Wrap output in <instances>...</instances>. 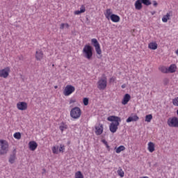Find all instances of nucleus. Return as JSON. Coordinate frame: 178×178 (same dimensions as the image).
Here are the masks:
<instances>
[{
  "mask_svg": "<svg viewBox=\"0 0 178 178\" xmlns=\"http://www.w3.org/2000/svg\"><path fill=\"white\" fill-rule=\"evenodd\" d=\"M51 150H52L53 154H57L59 152V150H58V147H56V146H54L51 148Z\"/></svg>",
  "mask_w": 178,
  "mask_h": 178,
  "instance_id": "nucleus-34",
  "label": "nucleus"
},
{
  "mask_svg": "<svg viewBox=\"0 0 178 178\" xmlns=\"http://www.w3.org/2000/svg\"><path fill=\"white\" fill-rule=\"evenodd\" d=\"M83 105H84L85 106H87V105H88V102H89L88 98L84 97V98L83 99Z\"/></svg>",
  "mask_w": 178,
  "mask_h": 178,
  "instance_id": "nucleus-35",
  "label": "nucleus"
},
{
  "mask_svg": "<svg viewBox=\"0 0 178 178\" xmlns=\"http://www.w3.org/2000/svg\"><path fill=\"white\" fill-rule=\"evenodd\" d=\"M77 101L76 100V99L74 98H72L70 99V104L71 105V104H75V102H76Z\"/></svg>",
  "mask_w": 178,
  "mask_h": 178,
  "instance_id": "nucleus-38",
  "label": "nucleus"
},
{
  "mask_svg": "<svg viewBox=\"0 0 178 178\" xmlns=\"http://www.w3.org/2000/svg\"><path fill=\"white\" fill-rule=\"evenodd\" d=\"M37 147H38V144H37V142L32 140L29 143V148L31 151L36 150Z\"/></svg>",
  "mask_w": 178,
  "mask_h": 178,
  "instance_id": "nucleus-15",
  "label": "nucleus"
},
{
  "mask_svg": "<svg viewBox=\"0 0 178 178\" xmlns=\"http://www.w3.org/2000/svg\"><path fill=\"white\" fill-rule=\"evenodd\" d=\"M91 43L95 47L96 53L99 55L97 56L98 59H101L102 58V50H101V45H99L98 40L96 38H93L91 40Z\"/></svg>",
  "mask_w": 178,
  "mask_h": 178,
  "instance_id": "nucleus-3",
  "label": "nucleus"
},
{
  "mask_svg": "<svg viewBox=\"0 0 178 178\" xmlns=\"http://www.w3.org/2000/svg\"><path fill=\"white\" fill-rule=\"evenodd\" d=\"M172 104L175 106H178V97L172 99Z\"/></svg>",
  "mask_w": 178,
  "mask_h": 178,
  "instance_id": "nucleus-36",
  "label": "nucleus"
},
{
  "mask_svg": "<svg viewBox=\"0 0 178 178\" xmlns=\"http://www.w3.org/2000/svg\"><path fill=\"white\" fill-rule=\"evenodd\" d=\"M135 9H136V10H141V9H143V1H141V0H137L135 2Z\"/></svg>",
  "mask_w": 178,
  "mask_h": 178,
  "instance_id": "nucleus-18",
  "label": "nucleus"
},
{
  "mask_svg": "<svg viewBox=\"0 0 178 178\" xmlns=\"http://www.w3.org/2000/svg\"><path fill=\"white\" fill-rule=\"evenodd\" d=\"M80 11L82 13H84V12H86V6H84V5H82L80 8Z\"/></svg>",
  "mask_w": 178,
  "mask_h": 178,
  "instance_id": "nucleus-37",
  "label": "nucleus"
},
{
  "mask_svg": "<svg viewBox=\"0 0 178 178\" xmlns=\"http://www.w3.org/2000/svg\"><path fill=\"white\" fill-rule=\"evenodd\" d=\"M107 120L108 122H111L109 125V130L111 133H116L118 131V129H119V124H120V122H122L120 117L111 115L107 118Z\"/></svg>",
  "mask_w": 178,
  "mask_h": 178,
  "instance_id": "nucleus-1",
  "label": "nucleus"
},
{
  "mask_svg": "<svg viewBox=\"0 0 178 178\" xmlns=\"http://www.w3.org/2000/svg\"><path fill=\"white\" fill-rule=\"evenodd\" d=\"M82 54L84 58H86L88 60H91L92 58L93 55L92 47H91L89 44H86L82 50Z\"/></svg>",
  "mask_w": 178,
  "mask_h": 178,
  "instance_id": "nucleus-2",
  "label": "nucleus"
},
{
  "mask_svg": "<svg viewBox=\"0 0 178 178\" xmlns=\"http://www.w3.org/2000/svg\"><path fill=\"white\" fill-rule=\"evenodd\" d=\"M115 80H116V78L112 77V78H111V79H110V82L112 83V82L115 81Z\"/></svg>",
  "mask_w": 178,
  "mask_h": 178,
  "instance_id": "nucleus-41",
  "label": "nucleus"
},
{
  "mask_svg": "<svg viewBox=\"0 0 178 178\" xmlns=\"http://www.w3.org/2000/svg\"><path fill=\"white\" fill-rule=\"evenodd\" d=\"M70 117L75 120L80 119L81 117V109L80 107H74L72 109H71Z\"/></svg>",
  "mask_w": 178,
  "mask_h": 178,
  "instance_id": "nucleus-4",
  "label": "nucleus"
},
{
  "mask_svg": "<svg viewBox=\"0 0 178 178\" xmlns=\"http://www.w3.org/2000/svg\"><path fill=\"white\" fill-rule=\"evenodd\" d=\"M9 144L5 140H0V155H5L8 152Z\"/></svg>",
  "mask_w": 178,
  "mask_h": 178,
  "instance_id": "nucleus-6",
  "label": "nucleus"
},
{
  "mask_svg": "<svg viewBox=\"0 0 178 178\" xmlns=\"http://www.w3.org/2000/svg\"><path fill=\"white\" fill-rule=\"evenodd\" d=\"M81 10H75L74 12V14L75 15H81Z\"/></svg>",
  "mask_w": 178,
  "mask_h": 178,
  "instance_id": "nucleus-39",
  "label": "nucleus"
},
{
  "mask_svg": "<svg viewBox=\"0 0 178 178\" xmlns=\"http://www.w3.org/2000/svg\"><path fill=\"white\" fill-rule=\"evenodd\" d=\"M148 48L149 49H152L155 51V49H158V44L155 42H150L148 44Z\"/></svg>",
  "mask_w": 178,
  "mask_h": 178,
  "instance_id": "nucleus-21",
  "label": "nucleus"
},
{
  "mask_svg": "<svg viewBox=\"0 0 178 178\" xmlns=\"http://www.w3.org/2000/svg\"><path fill=\"white\" fill-rule=\"evenodd\" d=\"M54 88H55V90H56L58 88V86H55Z\"/></svg>",
  "mask_w": 178,
  "mask_h": 178,
  "instance_id": "nucleus-45",
  "label": "nucleus"
},
{
  "mask_svg": "<svg viewBox=\"0 0 178 178\" xmlns=\"http://www.w3.org/2000/svg\"><path fill=\"white\" fill-rule=\"evenodd\" d=\"M75 178H84V175H83L81 171H77L75 172Z\"/></svg>",
  "mask_w": 178,
  "mask_h": 178,
  "instance_id": "nucleus-31",
  "label": "nucleus"
},
{
  "mask_svg": "<svg viewBox=\"0 0 178 178\" xmlns=\"http://www.w3.org/2000/svg\"><path fill=\"white\" fill-rule=\"evenodd\" d=\"M139 119H140V118H138V115H134L129 117L127 119V123H130L131 122H137L139 120Z\"/></svg>",
  "mask_w": 178,
  "mask_h": 178,
  "instance_id": "nucleus-16",
  "label": "nucleus"
},
{
  "mask_svg": "<svg viewBox=\"0 0 178 178\" xmlns=\"http://www.w3.org/2000/svg\"><path fill=\"white\" fill-rule=\"evenodd\" d=\"M95 134L97 136H101L102 133H104V125L102 124H99V126L95 127Z\"/></svg>",
  "mask_w": 178,
  "mask_h": 178,
  "instance_id": "nucleus-13",
  "label": "nucleus"
},
{
  "mask_svg": "<svg viewBox=\"0 0 178 178\" xmlns=\"http://www.w3.org/2000/svg\"><path fill=\"white\" fill-rule=\"evenodd\" d=\"M69 27H70V25L67 23H62L60 25V30H63V29H69Z\"/></svg>",
  "mask_w": 178,
  "mask_h": 178,
  "instance_id": "nucleus-29",
  "label": "nucleus"
},
{
  "mask_svg": "<svg viewBox=\"0 0 178 178\" xmlns=\"http://www.w3.org/2000/svg\"><path fill=\"white\" fill-rule=\"evenodd\" d=\"M115 149L116 154H120V152H122V151H124V149H126V147L123 145H120L118 147H115Z\"/></svg>",
  "mask_w": 178,
  "mask_h": 178,
  "instance_id": "nucleus-24",
  "label": "nucleus"
},
{
  "mask_svg": "<svg viewBox=\"0 0 178 178\" xmlns=\"http://www.w3.org/2000/svg\"><path fill=\"white\" fill-rule=\"evenodd\" d=\"M29 104L26 102H19L17 103V108L18 111H27Z\"/></svg>",
  "mask_w": 178,
  "mask_h": 178,
  "instance_id": "nucleus-10",
  "label": "nucleus"
},
{
  "mask_svg": "<svg viewBox=\"0 0 178 178\" xmlns=\"http://www.w3.org/2000/svg\"><path fill=\"white\" fill-rule=\"evenodd\" d=\"M110 19H111V22L113 23H119V22H120V17L118 15L113 14Z\"/></svg>",
  "mask_w": 178,
  "mask_h": 178,
  "instance_id": "nucleus-19",
  "label": "nucleus"
},
{
  "mask_svg": "<svg viewBox=\"0 0 178 178\" xmlns=\"http://www.w3.org/2000/svg\"><path fill=\"white\" fill-rule=\"evenodd\" d=\"M131 99V96L129 95V93H127L124 95V97L122 100V105H127L129 104V102Z\"/></svg>",
  "mask_w": 178,
  "mask_h": 178,
  "instance_id": "nucleus-14",
  "label": "nucleus"
},
{
  "mask_svg": "<svg viewBox=\"0 0 178 178\" xmlns=\"http://www.w3.org/2000/svg\"><path fill=\"white\" fill-rule=\"evenodd\" d=\"M15 161H16V154H12L9 159L10 163L11 164L15 163Z\"/></svg>",
  "mask_w": 178,
  "mask_h": 178,
  "instance_id": "nucleus-26",
  "label": "nucleus"
},
{
  "mask_svg": "<svg viewBox=\"0 0 178 178\" xmlns=\"http://www.w3.org/2000/svg\"><path fill=\"white\" fill-rule=\"evenodd\" d=\"M143 5H145L146 6H149L151 5V1L149 0H141Z\"/></svg>",
  "mask_w": 178,
  "mask_h": 178,
  "instance_id": "nucleus-33",
  "label": "nucleus"
},
{
  "mask_svg": "<svg viewBox=\"0 0 178 178\" xmlns=\"http://www.w3.org/2000/svg\"><path fill=\"white\" fill-rule=\"evenodd\" d=\"M9 73H10V67H6L4 69L0 70V77L8 79V77H9Z\"/></svg>",
  "mask_w": 178,
  "mask_h": 178,
  "instance_id": "nucleus-9",
  "label": "nucleus"
},
{
  "mask_svg": "<svg viewBox=\"0 0 178 178\" xmlns=\"http://www.w3.org/2000/svg\"><path fill=\"white\" fill-rule=\"evenodd\" d=\"M35 59L36 60H42V59H44V52H42V50L41 49L36 50Z\"/></svg>",
  "mask_w": 178,
  "mask_h": 178,
  "instance_id": "nucleus-11",
  "label": "nucleus"
},
{
  "mask_svg": "<svg viewBox=\"0 0 178 178\" xmlns=\"http://www.w3.org/2000/svg\"><path fill=\"white\" fill-rule=\"evenodd\" d=\"M154 6H158V3H156V1H153Z\"/></svg>",
  "mask_w": 178,
  "mask_h": 178,
  "instance_id": "nucleus-42",
  "label": "nucleus"
},
{
  "mask_svg": "<svg viewBox=\"0 0 178 178\" xmlns=\"http://www.w3.org/2000/svg\"><path fill=\"white\" fill-rule=\"evenodd\" d=\"M152 120V114H149L145 116V122L149 123Z\"/></svg>",
  "mask_w": 178,
  "mask_h": 178,
  "instance_id": "nucleus-27",
  "label": "nucleus"
},
{
  "mask_svg": "<svg viewBox=\"0 0 178 178\" xmlns=\"http://www.w3.org/2000/svg\"><path fill=\"white\" fill-rule=\"evenodd\" d=\"M43 170H44V172H45V169H44Z\"/></svg>",
  "mask_w": 178,
  "mask_h": 178,
  "instance_id": "nucleus-47",
  "label": "nucleus"
},
{
  "mask_svg": "<svg viewBox=\"0 0 178 178\" xmlns=\"http://www.w3.org/2000/svg\"><path fill=\"white\" fill-rule=\"evenodd\" d=\"M106 148L108 149V151H109V149H110V148H111V147L109 146V145L107 143V145H106Z\"/></svg>",
  "mask_w": 178,
  "mask_h": 178,
  "instance_id": "nucleus-43",
  "label": "nucleus"
},
{
  "mask_svg": "<svg viewBox=\"0 0 178 178\" xmlns=\"http://www.w3.org/2000/svg\"><path fill=\"white\" fill-rule=\"evenodd\" d=\"M14 138H16V140H20L22 138V134L20 132H16L13 135Z\"/></svg>",
  "mask_w": 178,
  "mask_h": 178,
  "instance_id": "nucleus-30",
  "label": "nucleus"
},
{
  "mask_svg": "<svg viewBox=\"0 0 178 178\" xmlns=\"http://www.w3.org/2000/svg\"><path fill=\"white\" fill-rule=\"evenodd\" d=\"M74 91H76V88H74V86L72 85H67L65 86L63 90V94L65 97H69V95H72Z\"/></svg>",
  "mask_w": 178,
  "mask_h": 178,
  "instance_id": "nucleus-7",
  "label": "nucleus"
},
{
  "mask_svg": "<svg viewBox=\"0 0 178 178\" xmlns=\"http://www.w3.org/2000/svg\"><path fill=\"white\" fill-rule=\"evenodd\" d=\"M108 86V79L106 76H104L102 78L99 79L97 81V88L100 90H104L106 89Z\"/></svg>",
  "mask_w": 178,
  "mask_h": 178,
  "instance_id": "nucleus-5",
  "label": "nucleus"
},
{
  "mask_svg": "<svg viewBox=\"0 0 178 178\" xmlns=\"http://www.w3.org/2000/svg\"><path fill=\"white\" fill-rule=\"evenodd\" d=\"M173 16V12L169 11L166 13L165 15L163 16L162 17V22L163 23H168V20H170V17Z\"/></svg>",
  "mask_w": 178,
  "mask_h": 178,
  "instance_id": "nucleus-12",
  "label": "nucleus"
},
{
  "mask_svg": "<svg viewBox=\"0 0 178 178\" xmlns=\"http://www.w3.org/2000/svg\"><path fill=\"white\" fill-rule=\"evenodd\" d=\"M159 70H160L161 73H165V74L169 73L168 68L166 67L165 66H160L159 67Z\"/></svg>",
  "mask_w": 178,
  "mask_h": 178,
  "instance_id": "nucleus-25",
  "label": "nucleus"
},
{
  "mask_svg": "<svg viewBox=\"0 0 178 178\" xmlns=\"http://www.w3.org/2000/svg\"><path fill=\"white\" fill-rule=\"evenodd\" d=\"M167 124L169 127H178V118L177 117H172L168 118Z\"/></svg>",
  "mask_w": 178,
  "mask_h": 178,
  "instance_id": "nucleus-8",
  "label": "nucleus"
},
{
  "mask_svg": "<svg viewBox=\"0 0 178 178\" xmlns=\"http://www.w3.org/2000/svg\"><path fill=\"white\" fill-rule=\"evenodd\" d=\"M140 178H149L148 177H141Z\"/></svg>",
  "mask_w": 178,
  "mask_h": 178,
  "instance_id": "nucleus-46",
  "label": "nucleus"
},
{
  "mask_svg": "<svg viewBox=\"0 0 178 178\" xmlns=\"http://www.w3.org/2000/svg\"><path fill=\"white\" fill-rule=\"evenodd\" d=\"M112 10L111 8H108L106 12L104 13V16L107 20H111V17H112Z\"/></svg>",
  "mask_w": 178,
  "mask_h": 178,
  "instance_id": "nucleus-17",
  "label": "nucleus"
},
{
  "mask_svg": "<svg viewBox=\"0 0 178 178\" xmlns=\"http://www.w3.org/2000/svg\"><path fill=\"white\" fill-rule=\"evenodd\" d=\"M117 173L120 177H124V171L122 168L118 169Z\"/></svg>",
  "mask_w": 178,
  "mask_h": 178,
  "instance_id": "nucleus-28",
  "label": "nucleus"
},
{
  "mask_svg": "<svg viewBox=\"0 0 178 178\" xmlns=\"http://www.w3.org/2000/svg\"><path fill=\"white\" fill-rule=\"evenodd\" d=\"M147 149L149 152H154V151H155V143L152 142H149L147 144Z\"/></svg>",
  "mask_w": 178,
  "mask_h": 178,
  "instance_id": "nucleus-20",
  "label": "nucleus"
},
{
  "mask_svg": "<svg viewBox=\"0 0 178 178\" xmlns=\"http://www.w3.org/2000/svg\"><path fill=\"white\" fill-rule=\"evenodd\" d=\"M65 146L63 144L60 145V148L58 149V152H62L63 154L65 152Z\"/></svg>",
  "mask_w": 178,
  "mask_h": 178,
  "instance_id": "nucleus-32",
  "label": "nucleus"
},
{
  "mask_svg": "<svg viewBox=\"0 0 178 178\" xmlns=\"http://www.w3.org/2000/svg\"><path fill=\"white\" fill-rule=\"evenodd\" d=\"M177 69V67L175 64H172L168 67V73H175L176 72V70Z\"/></svg>",
  "mask_w": 178,
  "mask_h": 178,
  "instance_id": "nucleus-23",
  "label": "nucleus"
},
{
  "mask_svg": "<svg viewBox=\"0 0 178 178\" xmlns=\"http://www.w3.org/2000/svg\"><path fill=\"white\" fill-rule=\"evenodd\" d=\"M122 88H126V84H122Z\"/></svg>",
  "mask_w": 178,
  "mask_h": 178,
  "instance_id": "nucleus-44",
  "label": "nucleus"
},
{
  "mask_svg": "<svg viewBox=\"0 0 178 178\" xmlns=\"http://www.w3.org/2000/svg\"><path fill=\"white\" fill-rule=\"evenodd\" d=\"M59 129L61 131V133H63L65 130H67V124L66 122H61L59 126Z\"/></svg>",
  "mask_w": 178,
  "mask_h": 178,
  "instance_id": "nucleus-22",
  "label": "nucleus"
},
{
  "mask_svg": "<svg viewBox=\"0 0 178 178\" xmlns=\"http://www.w3.org/2000/svg\"><path fill=\"white\" fill-rule=\"evenodd\" d=\"M102 143H103V144H104V145H107V144H108V142L106 140H105V139H102Z\"/></svg>",
  "mask_w": 178,
  "mask_h": 178,
  "instance_id": "nucleus-40",
  "label": "nucleus"
}]
</instances>
